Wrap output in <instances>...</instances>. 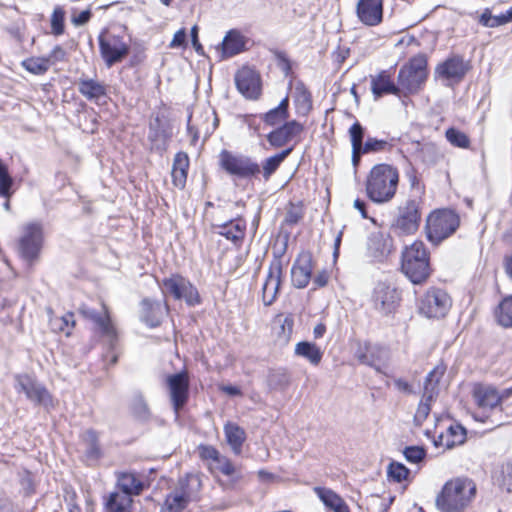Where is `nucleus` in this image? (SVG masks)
Here are the masks:
<instances>
[{
    "label": "nucleus",
    "instance_id": "1",
    "mask_svg": "<svg viewBox=\"0 0 512 512\" xmlns=\"http://www.w3.org/2000/svg\"><path fill=\"white\" fill-rule=\"evenodd\" d=\"M477 494L476 483L468 477H456L447 481L436 498L441 512H464Z\"/></svg>",
    "mask_w": 512,
    "mask_h": 512
},
{
    "label": "nucleus",
    "instance_id": "2",
    "mask_svg": "<svg viewBox=\"0 0 512 512\" xmlns=\"http://www.w3.org/2000/svg\"><path fill=\"white\" fill-rule=\"evenodd\" d=\"M399 172L389 164H377L370 170L366 180V193L371 201L383 204L391 201L397 191Z\"/></svg>",
    "mask_w": 512,
    "mask_h": 512
},
{
    "label": "nucleus",
    "instance_id": "3",
    "mask_svg": "<svg viewBox=\"0 0 512 512\" xmlns=\"http://www.w3.org/2000/svg\"><path fill=\"white\" fill-rule=\"evenodd\" d=\"M402 270L414 284H420L429 277V253L422 241H415L405 247L402 252Z\"/></svg>",
    "mask_w": 512,
    "mask_h": 512
},
{
    "label": "nucleus",
    "instance_id": "4",
    "mask_svg": "<svg viewBox=\"0 0 512 512\" xmlns=\"http://www.w3.org/2000/svg\"><path fill=\"white\" fill-rule=\"evenodd\" d=\"M459 216L450 209H440L432 212L426 222L428 240L433 244H439L450 237L459 227Z\"/></svg>",
    "mask_w": 512,
    "mask_h": 512
},
{
    "label": "nucleus",
    "instance_id": "5",
    "mask_svg": "<svg viewBox=\"0 0 512 512\" xmlns=\"http://www.w3.org/2000/svg\"><path fill=\"white\" fill-rule=\"evenodd\" d=\"M200 486L197 475L189 474L180 479L179 487L166 496L161 512H183L188 503L196 498Z\"/></svg>",
    "mask_w": 512,
    "mask_h": 512
},
{
    "label": "nucleus",
    "instance_id": "6",
    "mask_svg": "<svg viewBox=\"0 0 512 512\" xmlns=\"http://www.w3.org/2000/svg\"><path fill=\"white\" fill-rule=\"evenodd\" d=\"M427 76V58L423 54H418L399 70V88L410 94L416 93L426 81Z\"/></svg>",
    "mask_w": 512,
    "mask_h": 512
},
{
    "label": "nucleus",
    "instance_id": "7",
    "mask_svg": "<svg viewBox=\"0 0 512 512\" xmlns=\"http://www.w3.org/2000/svg\"><path fill=\"white\" fill-rule=\"evenodd\" d=\"M42 246V225L39 222H31L24 225L18 240V253L29 266L39 258Z\"/></svg>",
    "mask_w": 512,
    "mask_h": 512
},
{
    "label": "nucleus",
    "instance_id": "8",
    "mask_svg": "<svg viewBox=\"0 0 512 512\" xmlns=\"http://www.w3.org/2000/svg\"><path fill=\"white\" fill-rule=\"evenodd\" d=\"M420 222L421 202L418 199L410 198L399 205L392 229L398 235H412L419 229Z\"/></svg>",
    "mask_w": 512,
    "mask_h": 512
},
{
    "label": "nucleus",
    "instance_id": "9",
    "mask_svg": "<svg viewBox=\"0 0 512 512\" xmlns=\"http://www.w3.org/2000/svg\"><path fill=\"white\" fill-rule=\"evenodd\" d=\"M15 382L16 391L23 392L34 404L43 406L46 410L55 408L56 402L50 392L33 376L18 374L15 376Z\"/></svg>",
    "mask_w": 512,
    "mask_h": 512
},
{
    "label": "nucleus",
    "instance_id": "10",
    "mask_svg": "<svg viewBox=\"0 0 512 512\" xmlns=\"http://www.w3.org/2000/svg\"><path fill=\"white\" fill-rule=\"evenodd\" d=\"M452 306L451 297L446 291L432 287L428 289L419 300L420 314L427 318H443Z\"/></svg>",
    "mask_w": 512,
    "mask_h": 512
},
{
    "label": "nucleus",
    "instance_id": "11",
    "mask_svg": "<svg viewBox=\"0 0 512 512\" xmlns=\"http://www.w3.org/2000/svg\"><path fill=\"white\" fill-rule=\"evenodd\" d=\"M472 397L478 408V411L472 413L476 421L482 423L488 422L490 420L489 413L500 407L498 390L492 385L475 384Z\"/></svg>",
    "mask_w": 512,
    "mask_h": 512
},
{
    "label": "nucleus",
    "instance_id": "12",
    "mask_svg": "<svg viewBox=\"0 0 512 512\" xmlns=\"http://www.w3.org/2000/svg\"><path fill=\"white\" fill-rule=\"evenodd\" d=\"M219 164L229 175L238 178H249L260 173V166L250 157L234 154L228 150L220 152Z\"/></svg>",
    "mask_w": 512,
    "mask_h": 512
},
{
    "label": "nucleus",
    "instance_id": "13",
    "mask_svg": "<svg viewBox=\"0 0 512 512\" xmlns=\"http://www.w3.org/2000/svg\"><path fill=\"white\" fill-rule=\"evenodd\" d=\"M161 287L164 294H169L176 300H184L189 306L200 303V296L196 287L179 274H173L163 279Z\"/></svg>",
    "mask_w": 512,
    "mask_h": 512
},
{
    "label": "nucleus",
    "instance_id": "14",
    "mask_svg": "<svg viewBox=\"0 0 512 512\" xmlns=\"http://www.w3.org/2000/svg\"><path fill=\"white\" fill-rule=\"evenodd\" d=\"M470 69V63L462 56L453 55L435 69V77L440 79L446 86L460 83Z\"/></svg>",
    "mask_w": 512,
    "mask_h": 512
},
{
    "label": "nucleus",
    "instance_id": "15",
    "mask_svg": "<svg viewBox=\"0 0 512 512\" xmlns=\"http://www.w3.org/2000/svg\"><path fill=\"white\" fill-rule=\"evenodd\" d=\"M170 400L176 417L180 410L186 405L189 398V377L187 372L182 371L169 375L166 379Z\"/></svg>",
    "mask_w": 512,
    "mask_h": 512
},
{
    "label": "nucleus",
    "instance_id": "16",
    "mask_svg": "<svg viewBox=\"0 0 512 512\" xmlns=\"http://www.w3.org/2000/svg\"><path fill=\"white\" fill-rule=\"evenodd\" d=\"M99 50L108 68L124 59L129 53V46L119 36H99Z\"/></svg>",
    "mask_w": 512,
    "mask_h": 512
},
{
    "label": "nucleus",
    "instance_id": "17",
    "mask_svg": "<svg viewBox=\"0 0 512 512\" xmlns=\"http://www.w3.org/2000/svg\"><path fill=\"white\" fill-rule=\"evenodd\" d=\"M79 312L84 318L95 324L97 331L108 340L110 348L113 349L117 342V331L106 307L103 306V312H98L90 307L82 306Z\"/></svg>",
    "mask_w": 512,
    "mask_h": 512
},
{
    "label": "nucleus",
    "instance_id": "18",
    "mask_svg": "<svg viewBox=\"0 0 512 512\" xmlns=\"http://www.w3.org/2000/svg\"><path fill=\"white\" fill-rule=\"evenodd\" d=\"M372 301L377 311L388 315L395 311L399 302V293L395 287L380 282L374 288Z\"/></svg>",
    "mask_w": 512,
    "mask_h": 512
},
{
    "label": "nucleus",
    "instance_id": "19",
    "mask_svg": "<svg viewBox=\"0 0 512 512\" xmlns=\"http://www.w3.org/2000/svg\"><path fill=\"white\" fill-rule=\"evenodd\" d=\"M235 84L238 91L247 99H257L261 93L259 74L249 68L242 67L235 75Z\"/></svg>",
    "mask_w": 512,
    "mask_h": 512
},
{
    "label": "nucleus",
    "instance_id": "20",
    "mask_svg": "<svg viewBox=\"0 0 512 512\" xmlns=\"http://www.w3.org/2000/svg\"><path fill=\"white\" fill-rule=\"evenodd\" d=\"M304 127L296 120L287 121L277 127L267 135V141L274 148H280L287 145L294 138L299 136Z\"/></svg>",
    "mask_w": 512,
    "mask_h": 512
},
{
    "label": "nucleus",
    "instance_id": "21",
    "mask_svg": "<svg viewBox=\"0 0 512 512\" xmlns=\"http://www.w3.org/2000/svg\"><path fill=\"white\" fill-rule=\"evenodd\" d=\"M246 43L247 38L240 31L235 29L228 31L216 48L220 60L240 54L245 50Z\"/></svg>",
    "mask_w": 512,
    "mask_h": 512
},
{
    "label": "nucleus",
    "instance_id": "22",
    "mask_svg": "<svg viewBox=\"0 0 512 512\" xmlns=\"http://www.w3.org/2000/svg\"><path fill=\"white\" fill-rule=\"evenodd\" d=\"M356 13L366 26H377L383 20V0H359Z\"/></svg>",
    "mask_w": 512,
    "mask_h": 512
},
{
    "label": "nucleus",
    "instance_id": "23",
    "mask_svg": "<svg viewBox=\"0 0 512 512\" xmlns=\"http://www.w3.org/2000/svg\"><path fill=\"white\" fill-rule=\"evenodd\" d=\"M282 276L280 261L271 263L265 282L262 286V301L265 306H270L276 299Z\"/></svg>",
    "mask_w": 512,
    "mask_h": 512
},
{
    "label": "nucleus",
    "instance_id": "24",
    "mask_svg": "<svg viewBox=\"0 0 512 512\" xmlns=\"http://www.w3.org/2000/svg\"><path fill=\"white\" fill-rule=\"evenodd\" d=\"M313 261L310 253H302L291 268V281L294 287L305 288L312 276Z\"/></svg>",
    "mask_w": 512,
    "mask_h": 512
},
{
    "label": "nucleus",
    "instance_id": "25",
    "mask_svg": "<svg viewBox=\"0 0 512 512\" xmlns=\"http://www.w3.org/2000/svg\"><path fill=\"white\" fill-rule=\"evenodd\" d=\"M392 240L381 232L372 233L367 241L368 256L376 262L384 261L391 252Z\"/></svg>",
    "mask_w": 512,
    "mask_h": 512
},
{
    "label": "nucleus",
    "instance_id": "26",
    "mask_svg": "<svg viewBox=\"0 0 512 512\" xmlns=\"http://www.w3.org/2000/svg\"><path fill=\"white\" fill-rule=\"evenodd\" d=\"M215 232L235 245H241L246 233V221L243 218L229 220L214 226Z\"/></svg>",
    "mask_w": 512,
    "mask_h": 512
},
{
    "label": "nucleus",
    "instance_id": "27",
    "mask_svg": "<svg viewBox=\"0 0 512 512\" xmlns=\"http://www.w3.org/2000/svg\"><path fill=\"white\" fill-rule=\"evenodd\" d=\"M79 93L89 101L99 103L107 96V86L97 79L81 77L77 82Z\"/></svg>",
    "mask_w": 512,
    "mask_h": 512
},
{
    "label": "nucleus",
    "instance_id": "28",
    "mask_svg": "<svg viewBox=\"0 0 512 512\" xmlns=\"http://www.w3.org/2000/svg\"><path fill=\"white\" fill-rule=\"evenodd\" d=\"M167 307L158 301L144 299L141 302V319L150 327L160 325Z\"/></svg>",
    "mask_w": 512,
    "mask_h": 512
},
{
    "label": "nucleus",
    "instance_id": "29",
    "mask_svg": "<svg viewBox=\"0 0 512 512\" xmlns=\"http://www.w3.org/2000/svg\"><path fill=\"white\" fill-rule=\"evenodd\" d=\"M171 133L159 117L149 124L148 140L152 150L164 151Z\"/></svg>",
    "mask_w": 512,
    "mask_h": 512
},
{
    "label": "nucleus",
    "instance_id": "30",
    "mask_svg": "<svg viewBox=\"0 0 512 512\" xmlns=\"http://www.w3.org/2000/svg\"><path fill=\"white\" fill-rule=\"evenodd\" d=\"M116 478L117 487L130 498L139 495L144 488L143 482L132 472H116Z\"/></svg>",
    "mask_w": 512,
    "mask_h": 512
},
{
    "label": "nucleus",
    "instance_id": "31",
    "mask_svg": "<svg viewBox=\"0 0 512 512\" xmlns=\"http://www.w3.org/2000/svg\"><path fill=\"white\" fill-rule=\"evenodd\" d=\"M371 89L375 99L380 98L384 94H398L400 90V88L391 81L386 71H382L377 76L372 77Z\"/></svg>",
    "mask_w": 512,
    "mask_h": 512
},
{
    "label": "nucleus",
    "instance_id": "32",
    "mask_svg": "<svg viewBox=\"0 0 512 512\" xmlns=\"http://www.w3.org/2000/svg\"><path fill=\"white\" fill-rule=\"evenodd\" d=\"M365 129L359 123L355 122L349 128V136L352 146V164L354 167H357L360 163L361 156L366 154L362 150V141L364 139Z\"/></svg>",
    "mask_w": 512,
    "mask_h": 512
},
{
    "label": "nucleus",
    "instance_id": "33",
    "mask_svg": "<svg viewBox=\"0 0 512 512\" xmlns=\"http://www.w3.org/2000/svg\"><path fill=\"white\" fill-rule=\"evenodd\" d=\"M318 497L326 507L334 512H350L345 501L333 490L318 487L315 489Z\"/></svg>",
    "mask_w": 512,
    "mask_h": 512
},
{
    "label": "nucleus",
    "instance_id": "34",
    "mask_svg": "<svg viewBox=\"0 0 512 512\" xmlns=\"http://www.w3.org/2000/svg\"><path fill=\"white\" fill-rule=\"evenodd\" d=\"M224 434L227 443L230 445L233 452L235 454H240L242 445L246 439V433L244 429L235 423L228 422L224 425Z\"/></svg>",
    "mask_w": 512,
    "mask_h": 512
},
{
    "label": "nucleus",
    "instance_id": "35",
    "mask_svg": "<svg viewBox=\"0 0 512 512\" xmlns=\"http://www.w3.org/2000/svg\"><path fill=\"white\" fill-rule=\"evenodd\" d=\"M211 116L214 117L212 124L209 123H201L196 124L193 123V114L188 116L187 120V131L192 136V142L195 144L199 138L200 132L204 131L206 135L211 134L217 127L218 119L214 111L207 110L205 111V117L209 119Z\"/></svg>",
    "mask_w": 512,
    "mask_h": 512
},
{
    "label": "nucleus",
    "instance_id": "36",
    "mask_svg": "<svg viewBox=\"0 0 512 512\" xmlns=\"http://www.w3.org/2000/svg\"><path fill=\"white\" fill-rule=\"evenodd\" d=\"M131 502L132 499L129 496L114 491L104 498V511L128 512Z\"/></svg>",
    "mask_w": 512,
    "mask_h": 512
},
{
    "label": "nucleus",
    "instance_id": "37",
    "mask_svg": "<svg viewBox=\"0 0 512 512\" xmlns=\"http://www.w3.org/2000/svg\"><path fill=\"white\" fill-rule=\"evenodd\" d=\"M289 100L284 98L279 105L261 116L262 120L269 126H277L287 120Z\"/></svg>",
    "mask_w": 512,
    "mask_h": 512
},
{
    "label": "nucleus",
    "instance_id": "38",
    "mask_svg": "<svg viewBox=\"0 0 512 512\" xmlns=\"http://www.w3.org/2000/svg\"><path fill=\"white\" fill-rule=\"evenodd\" d=\"M295 354L307 359L312 365H318L323 356V353L316 344L307 341L296 344Z\"/></svg>",
    "mask_w": 512,
    "mask_h": 512
},
{
    "label": "nucleus",
    "instance_id": "39",
    "mask_svg": "<svg viewBox=\"0 0 512 512\" xmlns=\"http://www.w3.org/2000/svg\"><path fill=\"white\" fill-rule=\"evenodd\" d=\"M294 102L299 113L307 114L312 109V97L306 86L299 82L294 88Z\"/></svg>",
    "mask_w": 512,
    "mask_h": 512
},
{
    "label": "nucleus",
    "instance_id": "40",
    "mask_svg": "<svg viewBox=\"0 0 512 512\" xmlns=\"http://www.w3.org/2000/svg\"><path fill=\"white\" fill-rule=\"evenodd\" d=\"M414 146V154L417 159L426 164L436 162L439 155L436 144L432 142H417Z\"/></svg>",
    "mask_w": 512,
    "mask_h": 512
},
{
    "label": "nucleus",
    "instance_id": "41",
    "mask_svg": "<svg viewBox=\"0 0 512 512\" xmlns=\"http://www.w3.org/2000/svg\"><path fill=\"white\" fill-rule=\"evenodd\" d=\"M495 318L502 327L512 328V294L504 297L498 304Z\"/></svg>",
    "mask_w": 512,
    "mask_h": 512
},
{
    "label": "nucleus",
    "instance_id": "42",
    "mask_svg": "<svg viewBox=\"0 0 512 512\" xmlns=\"http://www.w3.org/2000/svg\"><path fill=\"white\" fill-rule=\"evenodd\" d=\"M292 150L293 148L290 147L265 159L262 165V174L265 180H268L275 173L281 163L291 154Z\"/></svg>",
    "mask_w": 512,
    "mask_h": 512
},
{
    "label": "nucleus",
    "instance_id": "43",
    "mask_svg": "<svg viewBox=\"0 0 512 512\" xmlns=\"http://www.w3.org/2000/svg\"><path fill=\"white\" fill-rule=\"evenodd\" d=\"M86 440L88 442L85 450V461L88 465L92 466L98 462L102 456L101 449L97 443L96 433L92 430L86 432Z\"/></svg>",
    "mask_w": 512,
    "mask_h": 512
},
{
    "label": "nucleus",
    "instance_id": "44",
    "mask_svg": "<svg viewBox=\"0 0 512 512\" xmlns=\"http://www.w3.org/2000/svg\"><path fill=\"white\" fill-rule=\"evenodd\" d=\"M21 65L34 75H43L49 70L51 61L50 58L45 57H30L23 60Z\"/></svg>",
    "mask_w": 512,
    "mask_h": 512
},
{
    "label": "nucleus",
    "instance_id": "45",
    "mask_svg": "<svg viewBox=\"0 0 512 512\" xmlns=\"http://www.w3.org/2000/svg\"><path fill=\"white\" fill-rule=\"evenodd\" d=\"M444 372H445V368L443 366H436L433 370H431L427 374L425 381H424L423 394H425V395L432 394V396H435V397L437 396V394H438L437 386H438L440 379L444 375Z\"/></svg>",
    "mask_w": 512,
    "mask_h": 512
},
{
    "label": "nucleus",
    "instance_id": "46",
    "mask_svg": "<svg viewBox=\"0 0 512 512\" xmlns=\"http://www.w3.org/2000/svg\"><path fill=\"white\" fill-rule=\"evenodd\" d=\"M435 396L432 394H423L422 399L418 405L416 413L414 415V423L416 426H421L427 419L431 411V404L434 401Z\"/></svg>",
    "mask_w": 512,
    "mask_h": 512
},
{
    "label": "nucleus",
    "instance_id": "47",
    "mask_svg": "<svg viewBox=\"0 0 512 512\" xmlns=\"http://www.w3.org/2000/svg\"><path fill=\"white\" fill-rule=\"evenodd\" d=\"M392 147L393 144L391 142L373 137H368L365 143L362 142V150L366 154L390 151Z\"/></svg>",
    "mask_w": 512,
    "mask_h": 512
},
{
    "label": "nucleus",
    "instance_id": "48",
    "mask_svg": "<svg viewBox=\"0 0 512 512\" xmlns=\"http://www.w3.org/2000/svg\"><path fill=\"white\" fill-rule=\"evenodd\" d=\"M131 411L133 415L141 420L147 421L150 418V410L144 398L141 395H136L131 403Z\"/></svg>",
    "mask_w": 512,
    "mask_h": 512
},
{
    "label": "nucleus",
    "instance_id": "49",
    "mask_svg": "<svg viewBox=\"0 0 512 512\" xmlns=\"http://www.w3.org/2000/svg\"><path fill=\"white\" fill-rule=\"evenodd\" d=\"M65 11L61 6H56L51 15V31L55 36H60L65 31Z\"/></svg>",
    "mask_w": 512,
    "mask_h": 512
},
{
    "label": "nucleus",
    "instance_id": "50",
    "mask_svg": "<svg viewBox=\"0 0 512 512\" xmlns=\"http://www.w3.org/2000/svg\"><path fill=\"white\" fill-rule=\"evenodd\" d=\"M446 138L450 144L459 148H468L470 144V140L468 136L455 128H449L446 131Z\"/></svg>",
    "mask_w": 512,
    "mask_h": 512
},
{
    "label": "nucleus",
    "instance_id": "51",
    "mask_svg": "<svg viewBox=\"0 0 512 512\" xmlns=\"http://www.w3.org/2000/svg\"><path fill=\"white\" fill-rule=\"evenodd\" d=\"M409 475V470L399 462H391L388 467V476L395 482H402Z\"/></svg>",
    "mask_w": 512,
    "mask_h": 512
},
{
    "label": "nucleus",
    "instance_id": "52",
    "mask_svg": "<svg viewBox=\"0 0 512 512\" xmlns=\"http://www.w3.org/2000/svg\"><path fill=\"white\" fill-rule=\"evenodd\" d=\"M500 486L506 492L512 493V460H509L502 465Z\"/></svg>",
    "mask_w": 512,
    "mask_h": 512
},
{
    "label": "nucleus",
    "instance_id": "53",
    "mask_svg": "<svg viewBox=\"0 0 512 512\" xmlns=\"http://www.w3.org/2000/svg\"><path fill=\"white\" fill-rule=\"evenodd\" d=\"M403 453H404L405 459L408 462L414 463V464L421 462L426 456V451L424 450V448L419 447V446L406 447L404 449Z\"/></svg>",
    "mask_w": 512,
    "mask_h": 512
},
{
    "label": "nucleus",
    "instance_id": "54",
    "mask_svg": "<svg viewBox=\"0 0 512 512\" xmlns=\"http://www.w3.org/2000/svg\"><path fill=\"white\" fill-rule=\"evenodd\" d=\"M448 433L453 437L451 442H447V447H453L456 444H461L465 440L466 431L461 425H451L448 429Z\"/></svg>",
    "mask_w": 512,
    "mask_h": 512
},
{
    "label": "nucleus",
    "instance_id": "55",
    "mask_svg": "<svg viewBox=\"0 0 512 512\" xmlns=\"http://www.w3.org/2000/svg\"><path fill=\"white\" fill-rule=\"evenodd\" d=\"M376 351L379 353L383 352L382 349H378L376 347H371V348H368L367 353L360 355L359 359L363 364L369 365V366L375 368L376 371L381 372V365L378 362V360H376L374 358V354Z\"/></svg>",
    "mask_w": 512,
    "mask_h": 512
},
{
    "label": "nucleus",
    "instance_id": "56",
    "mask_svg": "<svg viewBox=\"0 0 512 512\" xmlns=\"http://www.w3.org/2000/svg\"><path fill=\"white\" fill-rule=\"evenodd\" d=\"M278 321L280 323V329H281V331L279 332L280 338H282L285 341L289 340L292 335L293 327H294L293 317L288 315L282 319L279 318Z\"/></svg>",
    "mask_w": 512,
    "mask_h": 512
},
{
    "label": "nucleus",
    "instance_id": "57",
    "mask_svg": "<svg viewBox=\"0 0 512 512\" xmlns=\"http://www.w3.org/2000/svg\"><path fill=\"white\" fill-rule=\"evenodd\" d=\"M91 17L92 12L90 9H85L78 14L76 13V9H73L71 22L74 26L80 27L87 24L90 21Z\"/></svg>",
    "mask_w": 512,
    "mask_h": 512
},
{
    "label": "nucleus",
    "instance_id": "58",
    "mask_svg": "<svg viewBox=\"0 0 512 512\" xmlns=\"http://www.w3.org/2000/svg\"><path fill=\"white\" fill-rule=\"evenodd\" d=\"M302 217H303L302 209L295 205H291V207L288 209V211L286 213L285 222L288 225H295L302 219Z\"/></svg>",
    "mask_w": 512,
    "mask_h": 512
},
{
    "label": "nucleus",
    "instance_id": "59",
    "mask_svg": "<svg viewBox=\"0 0 512 512\" xmlns=\"http://www.w3.org/2000/svg\"><path fill=\"white\" fill-rule=\"evenodd\" d=\"M186 39H187L186 29L181 28L178 31H176V33L174 34V36L169 44V47L172 49L184 48V47H186V43H187Z\"/></svg>",
    "mask_w": 512,
    "mask_h": 512
},
{
    "label": "nucleus",
    "instance_id": "60",
    "mask_svg": "<svg viewBox=\"0 0 512 512\" xmlns=\"http://www.w3.org/2000/svg\"><path fill=\"white\" fill-rule=\"evenodd\" d=\"M173 168L188 172L189 168V157L185 152L176 153L173 160Z\"/></svg>",
    "mask_w": 512,
    "mask_h": 512
},
{
    "label": "nucleus",
    "instance_id": "61",
    "mask_svg": "<svg viewBox=\"0 0 512 512\" xmlns=\"http://www.w3.org/2000/svg\"><path fill=\"white\" fill-rule=\"evenodd\" d=\"M187 174L188 172L186 171L178 170L172 167L171 176L173 185L179 189H183L187 181Z\"/></svg>",
    "mask_w": 512,
    "mask_h": 512
},
{
    "label": "nucleus",
    "instance_id": "62",
    "mask_svg": "<svg viewBox=\"0 0 512 512\" xmlns=\"http://www.w3.org/2000/svg\"><path fill=\"white\" fill-rule=\"evenodd\" d=\"M215 463V468L218 469L224 475L230 476L234 473V466L227 458L220 456Z\"/></svg>",
    "mask_w": 512,
    "mask_h": 512
},
{
    "label": "nucleus",
    "instance_id": "63",
    "mask_svg": "<svg viewBox=\"0 0 512 512\" xmlns=\"http://www.w3.org/2000/svg\"><path fill=\"white\" fill-rule=\"evenodd\" d=\"M199 450L203 459H211L216 462L220 457L219 452L212 446H200Z\"/></svg>",
    "mask_w": 512,
    "mask_h": 512
},
{
    "label": "nucleus",
    "instance_id": "64",
    "mask_svg": "<svg viewBox=\"0 0 512 512\" xmlns=\"http://www.w3.org/2000/svg\"><path fill=\"white\" fill-rule=\"evenodd\" d=\"M65 56V50L60 45H56L46 58H50L51 65H53L55 62L63 61Z\"/></svg>",
    "mask_w": 512,
    "mask_h": 512
}]
</instances>
